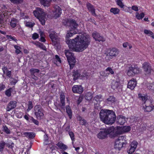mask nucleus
<instances>
[{"instance_id": "obj_1", "label": "nucleus", "mask_w": 154, "mask_h": 154, "mask_svg": "<svg viewBox=\"0 0 154 154\" xmlns=\"http://www.w3.org/2000/svg\"><path fill=\"white\" fill-rule=\"evenodd\" d=\"M67 44L70 50L73 51L80 52L86 49L91 42L89 35L84 34H79L71 40L66 41Z\"/></svg>"}, {"instance_id": "obj_2", "label": "nucleus", "mask_w": 154, "mask_h": 154, "mask_svg": "<svg viewBox=\"0 0 154 154\" xmlns=\"http://www.w3.org/2000/svg\"><path fill=\"white\" fill-rule=\"evenodd\" d=\"M100 120L103 122L107 124H112L116 119L115 112L112 110L102 109L99 113Z\"/></svg>"}, {"instance_id": "obj_3", "label": "nucleus", "mask_w": 154, "mask_h": 154, "mask_svg": "<svg viewBox=\"0 0 154 154\" xmlns=\"http://www.w3.org/2000/svg\"><path fill=\"white\" fill-rule=\"evenodd\" d=\"M34 15L40 21L41 24L44 25L45 24L46 14L44 10L40 8H37L33 12Z\"/></svg>"}, {"instance_id": "obj_4", "label": "nucleus", "mask_w": 154, "mask_h": 154, "mask_svg": "<svg viewBox=\"0 0 154 154\" xmlns=\"http://www.w3.org/2000/svg\"><path fill=\"white\" fill-rule=\"evenodd\" d=\"M126 139L125 136H122L119 137L115 140L114 148L117 150H120L126 144Z\"/></svg>"}, {"instance_id": "obj_5", "label": "nucleus", "mask_w": 154, "mask_h": 154, "mask_svg": "<svg viewBox=\"0 0 154 154\" xmlns=\"http://www.w3.org/2000/svg\"><path fill=\"white\" fill-rule=\"evenodd\" d=\"M64 53L69 63L70 69H72L75 63V59L74 54L69 50H65Z\"/></svg>"}, {"instance_id": "obj_6", "label": "nucleus", "mask_w": 154, "mask_h": 154, "mask_svg": "<svg viewBox=\"0 0 154 154\" xmlns=\"http://www.w3.org/2000/svg\"><path fill=\"white\" fill-rule=\"evenodd\" d=\"M103 131H100L97 134L98 137L100 139L105 138L107 135L112 132L114 130V128L113 126H111L107 128L103 129Z\"/></svg>"}, {"instance_id": "obj_7", "label": "nucleus", "mask_w": 154, "mask_h": 154, "mask_svg": "<svg viewBox=\"0 0 154 154\" xmlns=\"http://www.w3.org/2000/svg\"><path fill=\"white\" fill-rule=\"evenodd\" d=\"M34 114L38 119H42L44 117V110L40 105L35 106L34 108Z\"/></svg>"}, {"instance_id": "obj_8", "label": "nucleus", "mask_w": 154, "mask_h": 154, "mask_svg": "<svg viewBox=\"0 0 154 154\" xmlns=\"http://www.w3.org/2000/svg\"><path fill=\"white\" fill-rule=\"evenodd\" d=\"M140 72V70L138 67L130 66L128 67L127 74L129 76H133L135 74H138Z\"/></svg>"}, {"instance_id": "obj_9", "label": "nucleus", "mask_w": 154, "mask_h": 154, "mask_svg": "<svg viewBox=\"0 0 154 154\" xmlns=\"http://www.w3.org/2000/svg\"><path fill=\"white\" fill-rule=\"evenodd\" d=\"M67 24L69 25V29L73 30H75L78 26L75 20L70 19L68 20Z\"/></svg>"}, {"instance_id": "obj_10", "label": "nucleus", "mask_w": 154, "mask_h": 154, "mask_svg": "<svg viewBox=\"0 0 154 154\" xmlns=\"http://www.w3.org/2000/svg\"><path fill=\"white\" fill-rule=\"evenodd\" d=\"M143 67L146 75H149L151 71V66L149 63L146 62L143 64Z\"/></svg>"}, {"instance_id": "obj_11", "label": "nucleus", "mask_w": 154, "mask_h": 154, "mask_svg": "<svg viewBox=\"0 0 154 154\" xmlns=\"http://www.w3.org/2000/svg\"><path fill=\"white\" fill-rule=\"evenodd\" d=\"M72 90L74 93L81 94L83 91V88L80 85H74L72 87Z\"/></svg>"}, {"instance_id": "obj_12", "label": "nucleus", "mask_w": 154, "mask_h": 154, "mask_svg": "<svg viewBox=\"0 0 154 154\" xmlns=\"http://www.w3.org/2000/svg\"><path fill=\"white\" fill-rule=\"evenodd\" d=\"M138 144L137 142L135 141H133L130 144V148L127 151V152L129 154L132 153L135 151Z\"/></svg>"}, {"instance_id": "obj_13", "label": "nucleus", "mask_w": 154, "mask_h": 154, "mask_svg": "<svg viewBox=\"0 0 154 154\" xmlns=\"http://www.w3.org/2000/svg\"><path fill=\"white\" fill-rule=\"evenodd\" d=\"M92 35L93 38L96 41L103 42L105 40V39L103 37L100 36L99 33L96 32L93 33Z\"/></svg>"}, {"instance_id": "obj_14", "label": "nucleus", "mask_w": 154, "mask_h": 154, "mask_svg": "<svg viewBox=\"0 0 154 154\" xmlns=\"http://www.w3.org/2000/svg\"><path fill=\"white\" fill-rule=\"evenodd\" d=\"M137 82L136 80L132 79L128 82V87L131 90H133L137 85Z\"/></svg>"}, {"instance_id": "obj_15", "label": "nucleus", "mask_w": 154, "mask_h": 154, "mask_svg": "<svg viewBox=\"0 0 154 154\" xmlns=\"http://www.w3.org/2000/svg\"><path fill=\"white\" fill-rule=\"evenodd\" d=\"M60 104L59 105L60 106L62 109L65 108V96L63 93H61L60 95Z\"/></svg>"}, {"instance_id": "obj_16", "label": "nucleus", "mask_w": 154, "mask_h": 154, "mask_svg": "<svg viewBox=\"0 0 154 154\" xmlns=\"http://www.w3.org/2000/svg\"><path fill=\"white\" fill-rule=\"evenodd\" d=\"M17 102L15 101H11L9 103L7 107V111H9L14 109L16 106Z\"/></svg>"}, {"instance_id": "obj_17", "label": "nucleus", "mask_w": 154, "mask_h": 154, "mask_svg": "<svg viewBox=\"0 0 154 154\" xmlns=\"http://www.w3.org/2000/svg\"><path fill=\"white\" fill-rule=\"evenodd\" d=\"M69 31H67L66 33V42L67 43L66 41L67 40H69V38L72 36V35L74 34L77 33V32L76 30H73L70 29Z\"/></svg>"}, {"instance_id": "obj_18", "label": "nucleus", "mask_w": 154, "mask_h": 154, "mask_svg": "<svg viewBox=\"0 0 154 154\" xmlns=\"http://www.w3.org/2000/svg\"><path fill=\"white\" fill-rule=\"evenodd\" d=\"M126 122L125 117L119 115L117 116V122L119 124L123 125Z\"/></svg>"}, {"instance_id": "obj_19", "label": "nucleus", "mask_w": 154, "mask_h": 154, "mask_svg": "<svg viewBox=\"0 0 154 154\" xmlns=\"http://www.w3.org/2000/svg\"><path fill=\"white\" fill-rule=\"evenodd\" d=\"M86 6L88 10L91 12L92 15L95 16L96 14L95 13V9L93 5L89 3H88L86 4Z\"/></svg>"}, {"instance_id": "obj_20", "label": "nucleus", "mask_w": 154, "mask_h": 154, "mask_svg": "<svg viewBox=\"0 0 154 154\" xmlns=\"http://www.w3.org/2000/svg\"><path fill=\"white\" fill-rule=\"evenodd\" d=\"M119 53V51L116 48H112L110 50L109 53V55L111 57H116Z\"/></svg>"}, {"instance_id": "obj_21", "label": "nucleus", "mask_w": 154, "mask_h": 154, "mask_svg": "<svg viewBox=\"0 0 154 154\" xmlns=\"http://www.w3.org/2000/svg\"><path fill=\"white\" fill-rule=\"evenodd\" d=\"M54 9V13L55 17H59L62 13L61 8L59 6H56Z\"/></svg>"}, {"instance_id": "obj_22", "label": "nucleus", "mask_w": 154, "mask_h": 154, "mask_svg": "<svg viewBox=\"0 0 154 154\" xmlns=\"http://www.w3.org/2000/svg\"><path fill=\"white\" fill-rule=\"evenodd\" d=\"M49 37L53 42V44L56 45L57 42L55 41L56 40L55 32L54 31L51 32L49 34Z\"/></svg>"}, {"instance_id": "obj_23", "label": "nucleus", "mask_w": 154, "mask_h": 154, "mask_svg": "<svg viewBox=\"0 0 154 154\" xmlns=\"http://www.w3.org/2000/svg\"><path fill=\"white\" fill-rule=\"evenodd\" d=\"M9 22L11 27L12 28H14L16 26L18 21L15 18H12L9 20Z\"/></svg>"}, {"instance_id": "obj_24", "label": "nucleus", "mask_w": 154, "mask_h": 154, "mask_svg": "<svg viewBox=\"0 0 154 154\" xmlns=\"http://www.w3.org/2000/svg\"><path fill=\"white\" fill-rule=\"evenodd\" d=\"M131 130V127L129 126H124L121 127L119 130H120L122 131L121 134L124 132H128L130 131Z\"/></svg>"}, {"instance_id": "obj_25", "label": "nucleus", "mask_w": 154, "mask_h": 154, "mask_svg": "<svg viewBox=\"0 0 154 154\" xmlns=\"http://www.w3.org/2000/svg\"><path fill=\"white\" fill-rule=\"evenodd\" d=\"M23 134L25 136L29 138H33L35 136V134L33 132H24Z\"/></svg>"}, {"instance_id": "obj_26", "label": "nucleus", "mask_w": 154, "mask_h": 154, "mask_svg": "<svg viewBox=\"0 0 154 154\" xmlns=\"http://www.w3.org/2000/svg\"><path fill=\"white\" fill-rule=\"evenodd\" d=\"M56 145L60 149L62 150H65L67 148V146L62 143L59 142Z\"/></svg>"}, {"instance_id": "obj_27", "label": "nucleus", "mask_w": 154, "mask_h": 154, "mask_svg": "<svg viewBox=\"0 0 154 154\" xmlns=\"http://www.w3.org/2000/svg\"><path fill=\"white\" fill-rule=\"evenodd\" d=\"M35 44L41 49L45 51H46V48L43 44L38 42L35 43Z\"/></svg>"}, {"instance_id": "obj_28", "label": "nucleus", "mask_w": 154, "mask_h": 154, "mask_svg": "<svg viewBox=\"0 0 154 154\" xmlns=\"http://www.w3.org/2000/svg\"><path fill=\"white\" fill-rule=\"evenodd\" d=\"M107 102L109 104H112L115 101V98L113 96H109L107 99Z\"/></svg>"}, {"instance_id": "obj_29", "label": "nucleus", "mask_w": 154, "mask_h": 154, "mask_svg": "<svg viewBox=\"0 0 154 154\" xmlns=\"http://www.w3.org/2000/svg\"><path fill=\"white\" fill-rule=\"evenodd\" d=\"M66 112L68 114L69 118L71 119L72 118V112L70 107L69 105H67L66 107Z\"/></svg>"}, {"instance_id": "obj_30", "label": "nucleus", "mask_w": 154, "mask_h": 154, "mask_svg": "<svg viewBox=\"0 0 154 154\" xmlns=\"http://www.w3.org/2000/svg\"><path fill=\"white\" fill-rule=\"evenodd\" d=\"M103 99L101 95H97L94 97V100L96 101L98 103L103 100Z\"/></svg>"}, {"instance_id": "obj_31", "label": "nucleus", "mask_w": 154, "mask_h": 154, "mask_svg": "<svg viewBox=\"0 0 154 154\" xmlns=\"http://www.w3.org/2000/svg\"><path fill=\"white\" fill-rule=\"evenodd\" d=\"M120 10L116 8H112L110 9V12L114 14H117L119 13Z\"/></svg>"}, {"instance_id": "obj_32", "label": "nucleus", "mask_w": 154, "mask_h": 154, "mask_svg": "<svg viewBox=\"0 0 154 154\" xmlns=\"http://www.w3.org/2000/svg\"><path fill=\"white\" fill-rule=\"evenodd\" d=\"M119 85V83L118 82L113 81L112 83V88L113 89H116L118 87Z\"/></svg>"}, {"instance_id": "obj_33", "label": "nucleus", "mask_w": 154, "mask_h": 154, "mask_svg": "<svg viewBox=\"0 0 154 154\" xmlns=\"http://www.w3.org/2000/svg\"><path fill=\"white\" fill-rule=\"evenodd\" d=\"M41 3L44 6H48L51 0H40Z\"/></svg>"}, {"instance_id": "obj_34", "label": "nucleus", "mask_w": 154, "mask_h": 154, "mask_svg": "<svg viewBox=\"0 0 154 154\" xmlns=\"http://www.w3.org/2000/svg\"><path fill=\"white\" fill-rule=\"evenodd\" d=\"M80 74L77 71H74L73 72L72 76L73 77V80H76L79 76Z\"/></svg>"}, {"instance_id": "obj_35", "label": "nucleus", "mask_w": 154, "mask_h": 154, "mask_svg": "<svg viewBox=\"0 0 154 154\" xmlns=\"http://www.w3.org/2000/svg\"><path fill=\"white\" fill-rule=\"evenodd\" d=\"M138 97L140 99L143 101L144 103H146V101L147 99V97L146 96L144 95H143L141 94H139Z\"/></svg>"}, {"instance_id": "obj_36", "label": "nucleus", "mask_w": 154, "mask_h": 154, "mask_svg": "<svg viewBox=\"0 0 154 154\" xmlns=\"http://www.w3.org/2000/svg\"><path fill=\"white\" fill-rule=\"evenodd\" d=\"M144 32L146 34L150 36L151 35V37L152 38H154V35L152 31L147 29H145L144 31Z\"/></svg>"}, {"instance_id": "obj_37", "label": "nucleus", "mask_w": 154, "mask_h": 154, "mask_svg": "<svg viewBox=\"0 0 154 154\" xmlns=\"http://www.w3.org/2000/svg\"><path fill=\"white\" fill-rule=\"evenodd\" d=\"M144 16V14L143 13H142L139 14L138 13H136V17L138 20H140L143 18Z\"/></svg>"}, {"instance_id": "obj_38", "label": "nucleus", "mask_w": 154, "mask_h": 154, "mask_svg": "<svg viewBox=\"0 0 154 154\" xmlns=\"http://www.w3.org/2000/svg\"><path fill=\"white\" fill-rule=\"evenodd\" d=\"M69 134L71 140L72 141V144H73L75 140L74 133L72 131H69Z\"/></svg>"}, {"instance_id": "obj_39", "label": "nucleus", "mask_w": 154, "mask_h": 154, "mask_svg": "<svg viewBox=\"0 0 154 154\" xmlns=\"http://www.w3.org/2000/svg\"><path fill=\"white\" fill-rule=\"evenodd\" d=\"M2 130L3 131L5 132L7 134H9L11 132L10 130L5 125H3L2 127Z\"/></svg>"}, {"instance_id": "obj_40", "label": "nucleus", "mask_w": 154, "mask_h": 154, "mask_svg": "<svg viewBox=\"0 0 154 154\" xmlns=\"http://www.w3.org/2000/svg\"><path fill=\"white\" fill-rule=\"evenodd\" d=\"M30 72L31 75H35V74L36 73H38L40 71L39 70L36 69L32 68L30 70Z\"/></svg>"}, {"instance_id": "obj_41", "label": "nucleus", "mask_w": 154, "mask_h": 154, "mask_svg": "<svg viewBox=\"0 0 154 154\" xmlns=\"http://www.w3.org/2000/svg\"><path fill=\"white\" fill-rule=\"evenodd\" d=\"M55 63L57 65V64H60L61 63V60L58 55H56L55 56Z\"/></svg>"}, {"instance_id": "obj_42", "label": "nucleus", "mask_w": 154, "mask_h": 154, "mask_svg": "<svg viewBox=\"0 0 154 154\" xmlns=\"http://www.w3.org/2000/svg\"><path fill=\"white\" fill-rule=\"evenodd\" d=\"M85 98L87 100H91L93 97L92 93L90 92L87 93L85 95Z\"/></svg>"}, {"instance_id": "obj_43", "label": "nucleus", "mask_w": 154, "mask_h": 154, "mask_svg": "<svg viewBox=\"0 0 154 154\" xmlns=\"http://www.w3.org/2000/svg\"><path fill=\"white\" fill-rule=\"evenodd\" d=\"M100 74L101 76L104 77H107L109 75V73L108 72H106V70L104 71H102L100 72Z\"/></svg>"}, {"instance_id": "obj_44", "label": "nucleus", "mask_w": 154, "mask_h": 154, "mask_svg": "<svg viewBox=\"0 0 154 154\" xmlns=\"http://www.w3.org/2000/svg\"><path fill=\"white\" fill-rule=\"evenodd\" d=\"M14 47L16 49L15 53L17 54H18L21 52V51L20 50L21 48L20 47L17 45H14Z\"/></svg>"}, {"instance_id": "obj_45", "label": "nucleus", "mask_w": 154, "mask_h": 154, "mask_svg": "<svg viewBox=\"0 0 154 154\" xmlns=\"http://www.w3.org/2000/svg\"><path fill=\"white\" fill-rule=\"evenodd\" d=\"M40 35L41 38L39 41L42 42H45L46 41V40L44 37V33L42 31H41L40 32Z\"/></svg>"}, {"instance_id": "obj_46", "label": "nucleus", "mask_w": 154, "mask_h": 154, "mask_svg": "<svg viewBox=\"0 0 154 154\" xmlns=\"http://www.w3.org/2000/svg\"><path fill=\"white\" fill-rule=\"evenodd\" d=\"M35 24V23L33 22H27L25 23L26 26L29 28H32Z\"/></svg>"}, {"instance_id": "obj_47", "label": "nucleus", "mask_w": 154, "mask_h": 154, "mask_svg": "<svg viewBox=\"0 0 154 154\" xmlns=\"http://www.w3.org/2000/svg\"><path fill=\"white\" fill-rule=\"evenodd\" d=\"M106 72H108V73L109 74L113 75L114 74V71L110 67H108L106 69Z\"/></svg>"}, {"instance_id": "obj_48", "label": "nucleus", "mask_w": 154, "mask_h": 154, "mask_svg": "<svg viewBox=\"0 0 154 154\" xmlns=\"http://www.w3.org/2000/svg\"><path fill=\"white\" fill-rule=\"evenodd\" d=\"M32 101H29L28 102V108L27 109V111L28 112L31 110L32 108Z\"/></svg>"}, {"instance_id": "obj_49", "label": "nucleus", "mask_w": 154, "mask_h": 154, "mask_svg": "<svg viewBox=\"0 0 154 154\" xmlns=\"http://www.w3.org/2000/svg\"><path fill=\"white\" fill-rule=\"evenodd\" d=\"M6 37L7 39H9L10 41H11V40L15 42H16L17 41V40L15 38L14 36H12L11 35H7Z\"/></svg>"}, {"instance_id": "obj_50", "label": "nucleus", "mask_w": 154, "mask_h": 154, "mask_svg": "<svg viewBox=\"0 0 154 154\" xmlns=\"http://www.w3.org/2000/svg\"><path fill=\"white\" fill-rule=\"evenodd\" d=\"M147 87L148 89L154 91V82L148 84L147 86Z\"/></svg>"}, {"instance_id": "obj_51", "label": "nucleus", "mask_w": 154, "mask_h": 154, "mask_svg": "<svg viewBox=\"0 0 154 154\" xmlns=\"http://www.w3.org/2000/svg\"><path fill=\"white\" fill-rule=\"evenodd\" d=\"M117 4L121 8H123L124 7V5L121 0H117Z\"/></svg>"}, {"instance_id": "obj_52", "label": "nucleus", "mask_w": 154, "mask_h": 154, "mask_svg": "<svg viewBox=\"0 0 154 154\" xmlns=\"http://www.w3.org/2000/svg\"><path fill=\"white\" fill-rule=\"evenodd\" d=\"M5 143L3 141L0 142V152H2L4 148Z\"/></svg>"}, {"instance_id": "obj_53", "label": "nucleus", "mask_w": 154, "mask_h": 154, "mask_svg": "<svg viewBox=\"0 0 154 154\" xmlns=\"http://www.w3.org/2000/svg\"><path fill=\"white\" fill-rule=\"evenodd\" d=\"M146 107L145 108V111L147 112H150L152 110V108L151 106H147V105H145Z\"/></svg>"}, {"instance_id": "obj_54", "label": "nucleus", "mask_w": 154, "mask_h": 154, "mask_svg": "<svg viewBox=\"0 0 154 154\" xmlns=\"http://www.w3.org/2000/svg\"><path fill=\"white\" fill-rule=\"evenodd\" d=\"M123 46L124 48H127L129 46V49H130L132 48L131 45L128 42H125L123 44Z\"/></svg>"}, {"instance_id": "obj_55", "label": "nucleus", "mask_w": 154, "mask_h": 154, "mask_svg": "<svg viewBox=\"0 0 154 154\" xmlns=\"http://www.w3.org/2000/svg\"><path fill=\"white\" fill-rule=\"evenodd\" d=\"M11 2L14 4L21 3L22 2V0H9Z\"/></svg>"}, {"instance_id": "obj_56", "label": "nucleus", "mask_w": 154, "mask_h": 154, "mask_svg": "<svg viewBox=\"0 0 154 154\" xmlns=\"http://www.w3.org/2000/svg\"><path fill=\"white\" fill-rule=\"evenodd\" d=\"M39 37L38 35L36 33H34L32 35V38L33 40H35Z\"/></svg>"}, {"instance_id": "obj_57", "label": "nucleus", "mask_w": 154, "mask_h": 154, "mask_svg": "<svg viewBox=\"0 0 154 154\" xmlns=\"http://www.w3.org/2000/svg\"><path fill=\"white\" fill-rule=\"evenodd\" d=\"M11 88L5 91L6 95L8 97H10L11 95Z\"/></svg>"}, {"instance_id": "obj_58", "label": "nucleus", "mask_w": 154, "mask_h": 154, "mask_svg": "<svg viewBox=\"0 0 154 154\" xmlns=\"http://www.w3.org/2000/svg\"><path fill=\"white\" fill-rule=\"evenodd\" d=\"M131 9L135 11H137L138 10V7L136 5L133 6L131 7Z\"/></svg>"}, {"instance_id": "obj_59", "label": "nucleus", "mask_w": 154, "mask_h": 154, "mask_svg": "<svg viewBox=\"0 0 154 154\" xmlns=\"http://www.w3.org/2000/svg\"><path fill=\"white\" fill-rule=\"evenodd\" d=\"M80 123L82 125H84L86 123V121L84 119H81L80 120Z\"/></svg>"}, {"instance_id": "obj_60", "label": "nucleus", "mask_w": 154, "mask_h": 154, "mask_svg": "<svg viewBox=\"0 0 154 154\" xmlns=\"http://www.w3.org/2000/svg\"><path fill=\"white\" fill-rule=\"evenodd\" d=\"M6 74V75L8 76L9 78H11V71L8 70L5 72Z\"/></svg>"}, {"instance_id": "obj_61", "label": "nucleus", "mask_w": 154, "mask_h": 154, "mask_svg": "<svg viewBox=\"0 0 154 154\" xmlns=\"http://www.w3.org/2000/svg\"><path fill=\"white\" fill-rule=\"evenodd\" d=\"M29 115L27 114V115H25L24 116V118L27 121H28L29 120Z\"/></svg>"}, {"instance_id": "obj_62", "label": "nucleus", "mask_w": 154, "mask_h": 154, "mask_svg": "<svg viewBox=\"0 0 154 154\" xmlns=\"http://www.w3.org/2000/svg\"><path fill=\"white\" fill-rule=\"evenodd\" d=\"M2 69L4 73H5L6 72L8 71L7 68L5 66L4 67L2 68Z\"/></svg>"}, {"instance_id": "obj_63", "label": "nucleus", "mask_w": 154, "mask_h": 154, "mask_svg": "<svg viewBox=\"0 0 154 154\" xmlns=\"http://www.w3.org/2000/svg\"><path fill=\"white\" fill-rule=\"evenodd\" d=\"M131 8V7H125L124 8V10L126 11H129V10H130Z\"/></svg>"}, {"instance_id": "obj_64", "label": "nucleus", "mask_w": 154, "mask_h": 154, "mask_svg": "<svg viewBox=\"0 0 154 154\" xmlns=\"http://www.w3.org/2000/svg\"><path fill=\"white\" fill-rule=\"evenodd\" d=\"M34 119V118L32 117L29 116V120L28 121L30 122H32Z\"/></svg>"}]
</instances>
